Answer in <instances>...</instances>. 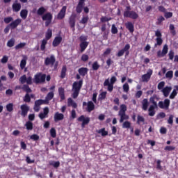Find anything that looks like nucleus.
Returning <instances> with one entry per match:
<instances>
[{
    "label": "nucleus",
    "instance_id": "1",
    "mask_svg": "<svg viewBox=\"0 0 178 178\" xmlns=\"http://www.w3.org/2000/svg\"><path fill=\"white\" fill-rule=\"evenodd\" d=\"M116 76H113L111 78V79H106L104 83V87H107L108 90H113V84L116 83Z\"/></svg>",
    "mask_w": 178,
    "mask_h": 178
},
{
    "label": "nucleus",
    "instance_id": "2",
    "mask_svg": "<svg viewBox=\"0 0 178 178\" xmlns=\"http://www.w3.org/2000/svg\"><path fill=\"white\" fill-rule=\"evenodd\" d=\"M150 102L153 104L151 105L148 109L149 111V116H154L155 115V109L158 108V105L156 104V102L154 101L153 98L150 99Z\"/></svg>",
    "mask_w": 178,
    "mask_h": 178
},
{
    "label": "nucleus",
    "instance_id": "3",
    "mask_svg": "<svg viewBox=\"0 0 178 178\" xmlns=\"http://www.w3.org/2000/svg\"><path fill=\"white\" fill-rule=\"evenodd\" d=\"M42 19L45 22V26L48 27L49 24L52 22V14L47 13L42 17Z\"/></svg>",
    "mask_w": 178,
    "mask_h": 178
},
{
    "label": "nucleus",
    "instance_id": "4",
    "mask_svg": "<svg viewBox=\"0 0 178 178\" xmlns=\"http://www.w3.org/2000/svg\"><path fill=\"white\" fill-rule=\"evenodd\" d=\"M45 74H38L35 75V78L33 79V83L35 84H40V83H44L45 81Z\"/></svg>",
    "mask_w": 178,
    "mask_h": 178
},
{
    "label": "nucleus",
    "instance_id": "5",
    "mask_svg": "<svg viewBox=\"0 0 178 178\" xmlns=\"http://www.w3.org/2000/svg\"><path fill=\"white\" fill-rule=\"evenodd\" d=\"M78 122H81V127L84 129L86 126V124H88L90 123V118L86 117L84 115H81L77 119Z\"/></svg>",
    "mask_w": 178,
    "mask_h": 178
},
{
    "label": "nucleus",
    "instance_id": "6",
    "mask_svg": "<svg viewBox=\"0 0 178 178\" xmlns=\"http://www.w3.org/2000/svg\"><path fill=\"white\" fill-rule=\"evenodd\" d=\"M169 105H170V100L165 99L164 102H159V106L161 109H169Z\"/></svg>",
    "mask_w": 178,
    "mask_h": 178
},
{
    "label": "nucleus",
    "instance_id": "7",
    "mask_svg": "<svg viewBox=\"0 0 178 178\" xmlns=\"http://www.w3.org/2000/svg\"><path fill=\"white\" fill-rule=\"evenodd\" d=\"M55 56L51 55L50 57L46 58L44 60V65H46V66H54V65L55 64Z\"/></svg>",
    "mask_w": 178,
    "mask_h": 178
},
{
    "label": "nucleus",
    "instance_id": "8",
    "mask_svg": "<svg viewBox=\"0 0 178 178\" xmlns=\"http://www.w3.org/2000/svg\"><path fill=\"white\" fill-rule=\"evenodd\" d=\"M47 100L43 99H39L35 102V106H34V111L35 112L40 111V106L47 104Z\"/></svg>",
    "mask_w": 178,
    "mask_h": 178
},
{
    "label": "nucleus",
    "instance_id": "9",
    "mask_svg": "<svg viewBox=\"0 0 178 178\" xmlns=\"http://www.w3.org/2000/svg\"><path fill=\"white\" fill-rule=\"evenodd\" d=\"M124 17H130L131 19H137L138 17V15L134 11H125L124 13Z\"/></svg>",
    "mask_w": 178,
    "mask_h": 178
},
{
    "label": "nucleus",
    "instance_id": "10",
    "mask_svg": "<svg viewBox=\"0 0 178 178\" xmlns=\"http://www.w3.org/2000/svg\"><path fill=\"white\" fill-rule=\"evenodd\" d=\"M151 76H152V70H148L147 74H145L142 76V81L144 83H147L149 81V79H151Z\"/></svg>",
    "mask_w": 178,
    "mask_h": 178
},
{
    "label": "nucleus",
    "instance_id": "11",
    "mask_svg": "<svg viewBox=\"0 0 178 178\" xmlns=\"http://www.w3.org/2000/svg\"><path fill=\"white\" fill-rule=\"evenodd\" d=\"M168 44H165L163 47L162 51H161L160 50L157 52V56H159V58H163V56H165L166 54H168Z\"/></svg>",
    "mask_w": 178,
    "mask_h": 178
},
{
    "label": "nucleus",
    "instance_id": "12",
    "mask_svg": "<svg viewBox=\"0 0 178 178\" xmlns=\"http://www.w3.org/2000/svg\"><path fill=\"white\" fill-rule=\"evenodd\" d=\"M69 24L71 29H72L73 31H74V26H76V15L72 14L70 16Z\"/></svg>",
    "mask_w": 178,
    "mask_h": 178
},
{
    "label": "nucleus",
    "instance_id": "13",
    "mask_svg": "<svg viewBox=\"0 0 178 178\" xmlns=\"http://www.w3.org/2000/svg\"><path fill=\"white\" fill-rule=\"evenodd\" d=\"M66 9H67L66 6H64L58 13L57 15V19L61 20V19H63L65 17L66 15Z\"/></svg>",
    "mask_w": 178,
    "mask_h": 178
},
{
    "label": "nucleus",
    "instance_id": "14",
    "mask_svg": "<svg viewBox=\"0 0 178 178\" xmlns=\"http://www.w3.org/2000/svg\"><path fill=\"white\" fill-rule=\"evenodd\" d=\"M48 113H49V108L48 107H45L43 109V113H40L39 114L40 119H45V118H48Z\"/></svg>",
    "mask_w": 178,
    "mask_h": 178
},
{
    "label": "nucleus",
    "instance_id": "15",
    "mask_svg": "<svg viewBox=\"0 0 178 178\" xmlns=\"http://www.w3.org/2000/svg\"><path fill=\"white\" fill-rule=\"evenodd\" d=\"M130 49V44H127L125 45V47H124V49H121L120 51H118L117 56L120 57V56H123V55H124L125 52H127V51Z\"/></svg>",
    "mask_w": 178,
    "mask_h": 178
},
{
    "label": "nucleus",
    "instance_id": "16",
    "mask_svg": "<svg viewBox=\"0 0 178 178\" xmlns=\"http://www.w3.org/2000/svg\"><path fill=\"white\" fill-rule=\"evenodd\" d=\"M20 23H22V19L18 18L11 22L9 26L10 27H11V29H16V27H17L20 24Z\"/></svg>",
    "mask_w": 178,
    "mask_h": 178
},
{
    "label": "nucleus",
    "instance_id": "17",
    "mask_svg": "<svg viewBox=\"0 0 178 178\" xmlns=\"http://www.w3.org/2000/svg\"><path fill=\"white\" fill-rule=\"evenodd\" d=\"M63 118H65V115L63 113L56 112L54 114V122H59V120H63Z\"/></svg>",
    "mask_w": 178,
    "mask_h": 178
},
{
    "label": "nucleus",
    "instance_id": "18",
    "mask_svg": "<svg viewBox=\"0 0 178 178\" xmlns=\"http://www.w3.org/2000/svg\"><path fill=\"white\" fill-rule=\"evenodd\" d=\"M29 108L28 107L27 105H26V104L22 105L21 106L22 116H24V117L26 116L27 115V113L29 112Z\"/></svg>",
    "mask_w": 178,
    "mask_h": 178
},
{
    "label": "nucleus",
    "instance_id": "19",
    "mask_svg": "<svg viewBox=\"0 0 178 178\" xmlns=\"http://www.w3.org/2000/svg\"><path fill=\"white\" fill-rule=\"evenodd\" d=\"M13 9L14 12H19V10H20V9H22V5L20 4V3H17V1H15L13 4Z\"/></svg>",
    "mask_w": 178,
    "mask_h": 178
},
{
    "label": "nucleus",
    "instance_id": "20",
    "mask_svg": "<svg viewBox=\"0 0 178 178\" xmlns=\"http://www.w3.org/2000/svg\"><path fill=\"white\" fill-rule=\"evenodd\" d=\"M81 86H83V81L74 82L73 83V88L74 90H80L81 88Z\"/></svg>",
    "mask_w": 178,
    "mask_h": 178
},
{
    "label": "nucleus",
    "instance_id": "21",
    "mask_svg": "<svg viewBox=\"0 0 178 178\" xmlns=\"http://www.w3.org/2000/svg\"><path fill=\"white\" fill-rule=\"evenodd\" d=\"M62 42V37H56L53 41V47H58Z\"/></svg>",
    "mask_w": 178,
    "mask_h": 178
},
{
    "label": "nucleus",
    "instance_id": "22",
    "mask_svg": "<svg viewBox=\"0 0 178 178\" xmlns=\"http://www.w3.org/2000/svg\"><path fill=\"white\" fill-rule=\"evenodd\" d=\"M78 72L81 76H86L88 72V69L87 67H81L79 69Z\"/></svg>",
    "mask_w": 178,
    "mask_h": 178
},
{
    "label": "nucleus",
    "instance_id": "23",
    "mask_svg": "<svg viewBox=\"0 0 178 178\" xmlns=\"http://www.w3.org/2000/svg\"><path fill=\"white\" fill-rule=\"evenodd\" d=\"M79 46L81 48V52H84V51H86V48L88 47V42H81Z\"/></svg>",
    "mask_w": 178,
    "mask_h": 178
},
{
    "label": "nucleus",
    "instance_id": "24",
    "mask_svg": "<svg viewBox=\"0 0 178 178\" xmlns=\"http://www.w3.org/2000/svg\"><path fill=\"white\" fill-rule=\"evenodd\" d=\"M148 99H144L142 102V109H143V111H147V109H148Z\"/></svg>",
    "mask_w": 178,
    "mask_h": 178
},
{
    "label": "nucleus",
    "instance_id": "25",
    "mask_svg": "<svg viewBox=\"0 0 178 178\" xmlns=\"http://www.w3.org/2000/svg\"><path fill=\"white\" fill-rule=\"evenodd\" d=\"M87 106L88 112H91L92 111H94V108H95V106L94 105V103H92V102H88Z\"/></svg>",
    "mask_w": 178,
    "mask_h": 178
},
{
    "label": "nucleus",
    "instance_id": "26",
    "mask_svg": "<svg viewBox=\"0 0 178 178\" xmlns=\"http://www.w3.org/2000/svg\"><path fill=\"white\" fill-rule=\"evenodd\" d=\"M125 26L131 33H133V31H134V25H133L131 22H127L125 24Z\"/></svg>",
    "mask_w": 178,
    "mask_h": 178
},
{
    "label": "nucleus",
    "instance_id": "27",
    "mask_svg": "<svg viewBox=\"0 0 178 178\" xmlns=\"http://www.w3.org/2000/svg\"><path fill=\"white\" fill-rule=\"evenodd\" d=\"M127 111V106H126V105H124V104H122L120 106V109L118 113V115H122L124 113H126Z\"/></svg>",
    "mask_w": 178,
    "mask_h": 178
},
{
    "label": "nucleus",
    "instance_id": "28",
    "mask_svg": "<svg viewBox=\"0 0 178 178\" xmlns=\"http://www.w3.org/2000/svg\"><path fill=\"white\" fill-rule=\"evenodd\" d=\"M67 105H68V106H72V108H77V104H76V102H73L72 98L68 99Z\"/></svg>",
    "mask_w": 178,
    "mask_h": 178
},
{
    "label": "nucleus",
    "instance_id": "29",
    "mask_svg": "<svg viewBox=\"0 0 178 178\" xmlns=\"http://www.w3.org/2000/svg\"><path fill=\"white\" fill-rule=\"evenodd\" d=\"M118 115L120 117V123H123L124 120H127V119H129V115H126V113L118 114Z\"/></svg>",
    "mask_w": 178,
    "mask_h": 178
},
{
    "label": "nucleus",
    "instance_id": "30",
    "mask_svg": "<svg viewBox=\"0 0 178 178\" xmlns=\"http://www.w3.org/2000/svg\"><path fill=\"white\" fill-rule=\"evenodd\" d=\"M45 12H47V9H45L44 7H40L37 10V15H38V16H42Z\"/></svg>",
    "mask_w": 178,
    "mask_h": 178
},
{
    "label": "nucleus",
    "instance_id": "31",
    "mask_svg": "<svg viewBox=\"0 0 178 178\" xmlns=\"http://www.w3.org/2000/svg\"><path fill=\"white\" fill-rule=\"evenodd\" d=\"M97 133H98L99 134H102V137H105V136H108V132H107L106 130H105L104 128H102V129H99V130L97 131Z\"/></svg>",
    "mask_w": 178,
    "mask_h": 178
},
{
    "label": "nucleus",
    "instance_id": "32",
    "mask_svg": "<svg viewBox=\"0 0 178 178\" xmlns=\"http://www.w3.org/2000/svg\"><path fill=\"white\" fill-rule=\"evenodd\" d=\"M29 13V11L27 10H22L20 12V16L22 19H26L27 17V15Z\"/></svg>",
    "mask_w": 178,
    "mask_h": 178
},
{
    "label": "nucleus",
    "instance_id": "33",
    "mask_svg": "<svg viewBox=\"0 0 178 178\" xmlns=\"http://www.w3.org/2000/svg\"><path fill=\"white\" fill-rule=\"evenodd\" d=\"M49 165L54 166V168H59L60 163L59 161H49Z\"/></svg>",
    "mask_w": 178,
    "mask_h": 178
},
{
    "label": "nucleus",
    "instance_id": "34",
    "mask_svg": "<svg viewBox=\"0 0 178 178\" xmlns=\"http://www.w3.org/2000/svg\"><path fill=\"white\" fill-rule=\"evenodd\" d=\"M47 42H48V40H47V39H44L42 40V44L40 46L41 51H44V49H45V46L47 45Z\"/></svg>",
    "mask_w": 178,
    "mask_h": 178
},
{
    "label": "nucleus",
    "instance_id": "35",
    "mask_svg": "<svg viewBox=\"0 0 178 178\" xmlns=\"http://www.w3.org/2000/svg\"><path fill=\"white\" fill-rule=\"evenodd\" d=\"M52 98H54V92H51L47 95L44 101H47V104H48V101H51Z\"/></svg>",
    "mask_w": 178,
    "mask_h": 178
},
{
    "label": "nucleus",
    "instance_id": "36",
    "mask_svg": "<svg viewBox=\"0 0 178 178\" xmlns=\"http://www.w3.org/2000/svg\"><path fill=\"white\" fill-rule=\"evenodd\" d=\"M52 37V30L48 29L47 33H46V40H48L49 38Z\"/></svg>",
    "mask_w": 178,
    "mask_h": 178
},
{
    "label": "nucleus",
    "instance_id": "37",
    "mask_svg": "<svg viewBox=\"0 0 178 178\" xmlns=\"http://www.w3.org/2000/svg\"><path fill=\"white\" fill-rule=\"evenodd\" d=\"M27 130H33V122L28 121L25 124Z\"/></svg>",
    "mask_w": 178,
    "mask_h": 178
},
{
    "label": "nucleus",
    "instance_id": "38",
    "mask_svg": "<svg viewBox=\"0 0 178 178\" xmlns=\"http://www.w3.org/2000/svg\"><path fill=\"white\" fill-rule=\"evenodd\" d=\"M50 136L53 138H55V137H56V130L55 129V128H51L50 129Z\"/></svg>",
    "mask_w": 178,
    "mask_h": 178
},
{
    "label": "nucleus",
    "instance_id": "39",
    "mask_svg": "<svg viewBox=\"0 0 178 178\" xmlns=\"http://www.w3.org/2000/svg\"><path fill=\"white\" fill-rule=\"evenodd\" d=\"M156 43L154 44L155 47H156L157 45H162V42H163L162 38H156Z\"/></svg>",
    "mask_w": 178,
    "mask_h": 178
},
{
    "label": "nucleus",
    "instance_id": "40",
    "mask_svg": "<svg viewBox=\"0 0 178 178\" xmlns=\"http://www.w3.org/2000/svg\"><path fill=\"white\" fill-rule=\"evenodd\" d=\"M15 45V39H10L7 42V47H9L10 48H12Z\"/></svg>",
    "mask_w": 178,
    "mask_h": 178
},
{
    "label": "nucleus",
    "instance_id": "41",
    "mask_svg": "<svg viewBox=\"0 0 178 178\" xmlns=\"http://www.w3.org/2000/svg\"><path fill=\"white\" fill-rule=\"evenodd\" d=\"M130 126H131V123L129 121H126L122 124L123 129H129Z\"/></svg>",
    "mask_w": 178,
    "mask_h": 178
},
{
    "label": "nucleus",
    "instance_id": "42",
    "mask_svg": "<svg viewBox=\"0 0 178 178\" xmlns=\"http://www.w3.org/2000/svg\"><path fill=\"white\" fill-rule=\"evenodd\" d=\"M66 67H63L60 75L61 79H65V76H66Z\"/></svg>",
    "mask_w": 178,
    "mask_h": 178
},
{
    "label": "nucleus",
    "instance_id": "43",
    "mask_svg": "<svg viewBox=\"0 0 178 178\" xmlns=\"http://www.w3.org/2000/svg\"><path fill=\"white\" fill-rule=\"evenodd\" d=\"M83 3H79V4L76 7L77 13H81V10L83 9Z\"/></svg>",
    "mask_w": 178,
    "mask_h": 178
},
{
    "label": "nucleus",
    "instance_id": "44",
    "mask_svg": "<svg viewBox=\"0 0 178 178\" xmlns=\"http://www.w3.org/2000/svg\"><path fill=\"white\" fill-rule=\"evenodd\" d=\"M111 33H112V34H118V28L116 27V26L115 24L112 25Z\"/></svg>",
    "mask_w": 178,
    "mask_h": 178
},
{
    "label": "nucleus",
    "instance_id": "45",
    "mask_svg": "<svg viewBox=\"0 0 178 178\" xmlns=\"http://www.w3.org/2000/svg\"><path fill=\"white\" fill-rule=\"evenodd\" d=\"M27 63V61L26 60V59H23L21 60L20 62V67L21 69H24V67H26V64Z\"/></svg>",
    "mask_w": 178,
    "mask_h": 178
},
{
    "label": "nucleus",
    "instance_id": "46",
    "mask_svg": "<svg viewBox=\"0 0 178 178\" xmlns=\"http://www.w3.org/2000/svg\"><path fill=\"white\" fill-rule=\"evenodd\" d=\"M10 22H13V17H8L4 18V22H5L6 24H9V23H10Z\"/></svg>",
    "mask_w": 178,
    "mask_h": 178
},
{
    "label": "nucleus",
    "instance_id": "47",
    "mask_svg": "<svg viewBox=\"0 0 178 178\" xmlns=\"http://www.w3.org/2000/svg\"><path fill=\"white\" fill-rule=\"evenodd\" d=\"M27 80V76L26 75H23L19 78V81L22 83V84H24Z\"/></svg>",
    "mask_w": 178,
    "mask_h": 178
},
{
    "label": "nucleus",
    "instance_id": "48",
    "mask_svg": "<svg viewBox=\"0 0 178 178\" xmlns=\"http://www.w3.org/2000/svg\"><path fill=\"white\" fill-rule=\"evenodd\" d=\"M31 140H33V141H37L40 140V136L37 134H33L30 136Z\"/></svg>",
    "mask_w": 178,
    "mask_h": 178
},
{
    "label": "nucleus",
    "instance_id": "49",
    "mask_svg": "<svg viewBox=\"0 0 178 178\" xmlns=\"http://www.w3.org/2000/svg\"><path fill=\"white\" fill-rule=\"evenodd\" d=\"M165 77L167 79H172L173 77V71H168L166 74H165Z\"/></svg>",
    "mask_w": 178,
    "mask_h": 178
},
{
    "label": "nucleus",
    "instance_id": "50",
    "mask_svg": "<svg viewBox=\"0 0 178 178\" xmlns=\"http://www.w3.org/2000/svg\"><path fill=\"white\" fill-rule=\"evenodd\" d=\"M59 95L61 101H63L65 99V91L63 90H59Z\"/></svg>",
    "mask_w": 178,
    "mask_h": 178
},
{
    "label": "nucleus",
    "instance_id": "51",
    "mask_svg": "<svg viewBox=\"0 0 178 178\" xmlns=\"http://www.w3.org/2000/svg\"><path fill=\"white\" fill-rule=\"evenodd\" d=\"M6 109L8 112H12L13 111V104H7Z\"/></svg>",
    "mask_w": 178,
    "mask_h": 178
},
{
    "label": "nucleus",
    "instance_id": "52",
    "mask_svg": "<svg viewBox=\"0 0 178 178\" xmlns=\"http://www.w3.org/2000/svg\"><path fill=\"white\" fill-rule=\"evenodd\" d=\"M26 47V43H19L17 46H15V49H20V48H24Z\"/></svg>",
    "mask_w": 178,
    "mask_h": 178
},
{
    "label": "nucleus",
    "instance_id": "53",
    "mask_svg": "<svg viewBox=\"0 0 178 178\" xmlns=\"http://www.w3.org/2000/svg\"><path fill=\"white\" fill-rule=\"evenodd\" d=\"M92 69L93 70H98V69H99V65L98 64V62L93 63Z\"/></svg>",
    "mask_w": 178,
    "mask_h": 178
},
{
    "label": "nucleus",
    "instance_id": "54",
    "mask_svg": "<svg viewBox=\"0 0 178 178\" xmlns=\"http://www.w3.org/2000/svg\"><path fill=\"white\" fill-rule=\"evenodd\" d=\"M176 147L175 146H166L165 147V151H175Z\"/></svg>",
    "mask_w": 178,
    "mask_h": 178
},
{
    "label": "nucleus",
    "instance_id": "55",
    "mask_svg": "<svg viewBox=\"0 0 178 178\" xmlns=\"http://www.w3.org/2000/svg\"><path fill=\"white\" fill-rule=\"evenodd\" d=\"M79 40L81 42H87V36L82 35L80 36Z\"/></svg>",
    "mask_w": 178,
    "mask_h": 178
},
{
    "label": "nucleus",
    "instance_id": "56",
    "mask_svg": "<svg viewBox=\"0 0 178 178\" xmlns=\"http://www.w3.org/2000/svg\"><path fill=\"white\" fill-rule=\"evenodd\" d=\"M144 123V118L140 115H138V124H140Z\"/></svg>",
    "mask_w": 178,
    "mask_h": 178
},
{
    "label": "nucleus",
    "instance_id": "57",
    "mask_svg": "<svg viewBox=\"0 0 178 178\" xmlns=\"http://www.w3.org/2000/svg\"><path fill=\"white\" fill-rule=\"evenodd\" d=\"M162 92L164 97H168L169 94H170V90H163Z\"/></svg>",
    "mask_w": 178,
    "mask_h": 178
},
{
    "label": "nucleus",
    "instance_id": "58",
    "mask_svg": "<svg viewBox=\"0 0 178 178\" xmlns=\"http://www.w3.org/2000/svg\"><path fill=\"white\" fill-rule=\"evenodd\" d=\"M106 97V92H103L99 95V99H105Z\"/></svg>",
    "mask_w": 178,
    "mask_h": 178
},
{
    "label": "nucleus",
    "instance_id": "59",
    "mask_svg": "<svg viewBox=\"0 0 178 178\" xmlns=\"http://www.w3.org/2000/svg\"><path fill=\"white\" fill-rule=\"evenodd\" d=\"M173 115H170L169 116V118L168 120V124H173Z\"/></svg>",
    "mask_w": 178,
    "mask_h": 178
},
{
    "label": "nucleus",
    "instance_id": "60",
    "mask_svg": "<svg viewBox=\"0 0 178 178\" xmlns=\"http://www.w3.org/2000/svg\"><path fill=\"white\" fill-rule=\"evenodd\" d=\"M31 99V97L29 94H26L24 98V101L25 102H30Z\"/></svg>",
    "mask_w": 178,
    "mask_h": 178
},
{
    "label": "nucleus",
    "instance_id": "61",
    "mask_svg": "<svg viewBox=\"0 0 178 178\" xmlns=\"http://www.w3.org/2000/svg\"><path fill=\"white\" fill-rule=\"evenodd\" d=\"M81 60H83V62H87V60H88V55L83 54L81 56Z\"/></svg>",
    "mask_w": 178,
    "mask_h": 178
},
{
    "label": "nucleus",
    "instance_id": "62",
    "mask_svg": "<svg viewBox=\"0 0 178 178\" xmlns=\"http://www.w3.org/2000/svg\"><path fill=\"white\" fill-rule=\"evenodd\" d=\"M8 59V56H4L1 58V63H7Z\"/></svg>",
    "mask_w": 178,
    "mask_h": 178
},
{
    "label": "nucleus",
    "instance_id": "63",
    "mask_svg": "<svg viewBox=\"0 0 178 178\" xmlns=\"http://www.w3.org/2000/svg\"><path fill=\"white\" fill-rule=\"evenodd\" d=\"M165 20V17H162V16H160L158 19H157V24H161V23L162 22H163Z\"/></svg>",
    "mask_w": 178,
    "mask_h": 178
},
{
    "label": "nucleus",
    "instance_id": "64",
    "mask_svg": "<svg viewBox=\"0 0 178 178\" xmlns=\"http://www.w3.org/2000/svg\"><path fill=\"white\" fill-rule=\"evenodd\" d=\"M156 169H158L159 170H162V165H161V161L160 160L157 161Z\"/></svg>",
    "mask_w": 178,
    "mask_h": 178
}]
</instances>
